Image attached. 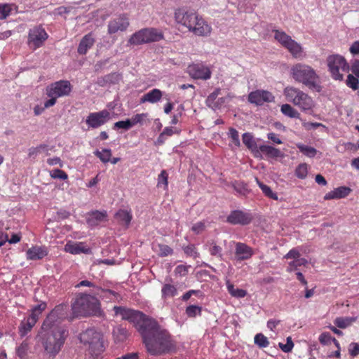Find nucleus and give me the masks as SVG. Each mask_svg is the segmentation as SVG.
I'll return each instance as SVG.
<instances>
[{
    "instance_id": "obj_24",
    "label": "nucleus",
    "mask_w": 359,
    "mask_h": 359,
    "mask_svg": "<svg viewBox=\"0 0 359 359\" xmlns=\"http://www.w3.org/2000/svg\"><path fill=\"white\" fill-rule=\"evenodd\" d=\"M48 250L44 246H32L27 250L26 252L27 259L28 260H38L42 259L43 257L47 256Z\"/></svg>"
},
{
    "instance_id": "obj_25",
    "label": "nucleus",
    "mask_w": 359,
    "mask_h": 359,
    "mask_svg": "<svg viewBox=\"0 0 359 359\" xmlns=\"http://www.w3.org/2000/svg\"><path fill=\"white\" fill-rule=\"evenodd\" d=\"M162 97L163 92L158 88H154L142 96L140 103L149 102L154 104L159 102Z\"/></svg>"
},
{
    "instance_id": "obj_47",
    "label": "nucleus",
    "mask_w": 359,
    "mask_h": 359,
    "mask_svg": "<svg viewBox=\"0 0 359 359\" xmlns=\"http://www.w3.org/2000/svg\"><path fill=\"white\" fill-rule=\"evenodd\" d=\"M202 309L201 306L191 305L187 307L186 313L190 318H194L197 315H201Z\"/></svg>"
},
{
    "instance_id": "obj_5",
    "label": "nucleus",
    "mask_w": 359,
    "mask_h": 359,
    "mask_svg": "<svg viewBox=\"0 0 359 359\" xmlns=\"http://www.w3.org/2000/svg\"><path fill=\"white\" fill-rule=\"evenodd\" d=\"M283 95L287 102L304 112L312 111L315 107L313 98L299 88L287 86L283 89Z\"/></svg>"
},
{
    "instance_id": "obj_2",
    "label": "nucleus",
    "mask_w": 359,
    "mask_h": 359,
    "mask_svg": "<svg viewBox=\"0 0 359 359\" xmlns=\"http://www.w3.org/2000/svg\"><path fill=\"white\" fill-rule=\"evenodd\" d=\"M290 75L296 83H302L311 90L316 92L322 90L320 76L307 64L297 62L293 65L290 69Z\"/></svg>"
},
{
    "instance_id": "obj_15",
    "label": "nucleus",
    "mask_w": 359,
    "mask_h": 359,
    "mask_svg": "<svg viewBox=\"0 0 359 359\" xmlns=\"http://www.w3.org/2000/svg\"><path fill=\"white\" fill-rule=\"evenodd\" d=\"M187 72L194 79L208 80L212 75L210 68L203 63H193L189 65Z\"/></svg>"
},
{
    "instance_id": "obj_18",
    "label": "nucleus",
    "mask_w": 359,
    "mask_h": 359,
    "mask_svg": "<svg viewBox=\"0 0 359 359\" xmlns=\"http://www.w3.org/2000/svg\"><path fill=\"white\" fill-rule=\"evenodd\" d=\"M76 287H92L93 290H91L92 295H96V296H102V293L104 294L103 297L109 298V295L114 296L116 299H118L120 297V294L111 290L109 289H102V287L97 286L95 285L94 283L84 280L79 282L76 286Z\"/></svg>"
},
{
    "instance_id": "obj_26",
    "label": "nucleus",
    "mask_w": 359,
    "mask_h": 359,
    "mask_svg": "<svg viewBox=\"0 0 359 359\" xmlns=\"http://www.w3.org/2000/svg\"><path fill=\"white\" fill-rule=\"evenodd\" d=\"M107 217V212L105 210L99 211L95 210L89 212L86 217L87 222L94 223V222H106V218Z\"/></svg>"
},
{
    "instance_id": "obj_57",
    "label": "nucleus",
    "mask_w": 359,
    "mask_h": 359,
    "mask_svg": "<svg viewBox=\"0 0 359 359\" xmlns=\"http://www.w3.org/2000/svg\"><path fill=\"white\" fill-rule=\"evenodd\" d=\"M190 267L191 266L188 265H178L175 269V273L176 275H179L180 276H185L188 273L189 269Z\"/></svg>"
},
{
    "instance_id": "obj_7",
    "label": "nucleus",
    "mask_w": 359,
    "mask_h": 359,
    "mask_svg": "<svg viewBox=\"0 0 359 359\" xmlns=\"http://www.w3.org/2000/svg\"><path fill=\"white\" fill-rule=\"evenodd\" d=\"M71 90V84L66 80H60L47 86L46 95L50 99L44 102V108L53 106L58 97L68 95Z\"/></svg>"
},
{
    "instance_id": "obj_12",
    "label": "nucleus",
    "mask_w": 359,
    "mask_h": 359,
    "mask_svg": "<svg viewBox=\"0 0 359 359\" xmlns=\"http://www.w3.org/2000/svg\"><path fill=\"white\" fill-rule=\"evenodd\" d=\"M48 35L41 26L30 29L28 34V45L34 50L42 46Z\"/></svg>"
},
{
    "instance_id": "obj_39",
    "label": "nucleus",
    "mask_w": 359,
    "mask_h": 359,
    "mask_svg": "<svg viewBox=\"0 0 359 359\" xmlns=\"http://www.w3.org/2000/svg\"><path fill=\"white\" fill-rule=\"evenodd\" d=\"M319 341L323 345H328L331 343H334V344L339 348V341L328 332L322 333L319 337Z\"/></svg>"
},
{
    "instance_id": "obj_11",
    "label": "nucleus",
    "mask_w": 359,
    "mask_h": 359,
    "mask_svg": "<svg viewBox=\"0 0 359 359\" xmlns=\"http://www.w3.org/2000/svg\"><path fill=\"white\" fill-rule=\"evenodd\" d=\"M67 316V306L59 304L56 306L44 320L41 329H50L53 327H65L60 325Z\"/></svg>"
},
{
    "instance_id": "obj_44",
    "label": "nucleus",
    "mask_w": 359,
    "mask_h": 359,
    "mask_svg": "<svg viewBox=\"0 0 359 359\" xmlns=\"http://www.w3.org/2000/svg\"><path fill=\"white\" fill-rule=\"evenodd\" d=\"M255 344L259 348H266L269 346V341L266 337L262 333H258L255 336Z\"/></svg>"
},
{
    "instance_id": "obj_31",
    "label": "nucleus",
    "mask_w": 359,
    "mask_h": 359,
    "mask_svg": "<svg viewBox=\"0 0 359 359\" xmlns=\"http://www.w3.org/2000/svg\"><path fill=\"white\" fill-rule=\"evenodd\" d=\"M177 294V290L175 285L165 283L161 289V295L163 299L173 297Z\"/></svg>"
},
{
    "instance_id": "obj_36",
    "label": "nucleus",
    "mask_w": 359,
    "mask_h": 359,
    "mask_svg": "<svg viewBox=\"0 0 359 359\" xmlns=\"http://www.w3.org/2000/svg\"><path fill=\"white\" fill-rule=\"evenodd\" d=\"M94 154L104 163H108L111 157V150L110 149H102L101 151L97 149L94 151Z\"/></svg>"
},
{
    "instance_id": "obj_17",
    "label": "nucleus",
    "mask_w": 359,
    "mask_h": 359,
    "mask_svg": "<svg viewBox=\"0 0 359 359\" xmlns=\"http://www.w3.org/2000/svg\"><path fill=\"white\" fill-rule=\"evenodd\" d=\"M274 100V95L265 90H257L251 92L248 95V101L256 105H262L264 102H272Z\"/></svg>"
},
{
    "instance_id": "obj_50",
    "label": "nucleus",
    "mask_w": 359,
    "mask_h": 359,
    "mask_svg": "<svg viewBox=\"0 0 359 359\" xmlns=\"http://www.w3.org/2000/svg\"><path fill=\"white\" fill-rule=\"evenodd\" d=\"M168 175L165 170H163L158 177V187H163L164 189L168 188Z\"/></svg>"
},
{
    "instance_id": "obj_35",
    "label": "nucleus",
    "mask_w": 359,
    "mask_h": 359,
    "mask_svg": "<svg viewBox=\"0 0 359 359\" xmlns=\"http://www.w3.org/2000/svg\"><path fill=\"white\" fill-rule=\"evenodd\" d=\"M226 287L229 294L234 297L243 298L247 295V291L243 289L235 288L234 285L229 281L226 283Z\"/></svg>"
},
{
    "instance_id": "obj_19",
    "label": "nucleus",
    "mask_w": 359,
    "mask_h": 359,
    "mask_svg": "<svg viewBox=\"0 0 359 359\" xmlns=\"http://www.w3.org/2000/svg\"><path fill=\"white\" fill-rule=\"evenodd\" d=\"M235 245L234 259L236 262H242L250 259L254 255L253 249L241 242H233Z\"/></svg>"
},
{
    "instance_id": "obj_29",
    "label": "nucleus",
    "mask_w": 359,
    "mask_h": 359,
    "mask_svg": "<svg viewBox=\"0 0 359 359\" xmlns=\"http://www.w3.org/2000/svg\"><path fill=\"white\" fill-rule=\"evenodd\" d=\"M259 151L265 154L269 158H278L282 156L283 154L281 151L275 147L271 146L262 144L259 147Z\"/></svg>"
},
{
    "instance_id": "obj_38",
    "label": "nucleus",
    "mask_w": 359,
    "mask_h": 359,
    "mask_svg": "<svg viewBox=\"0 0 359 359\" xmlns=\"http://www.w3.org/2000/svg\"><path fill=\"white\" fill-rule=\"evenodd\" d=\"M154 250L160 257H166L173 253V250L168 245L158 244L154 247Z\"/></svg>"
},
{
    "instance_id": "obj_55",
    "label": "nucleus",
    "mask_w": 359,
    "mask_h": 359,
    "mask_svg": "<svg viewBox=\"0 0 359 359\" xmlns=\"http://www.w3.org/2000/svg\"><path fill=\"white\" fill-rule=\"evenodd\" d=\"M11 11V5L3 4L0 5V20L5 19L9 15Z\"/></svg>"
},
{
    "instance_id": "obj_9",
    "label": "nucleus",
    "mask_w": 359,
    "mask_h": 359,
    "mask_svg": "<svg viewBox=\"0 0 359 359\" xmlns=\"http://www.w3.org/2000/svg\"><path fill=\"white\" fill-rule=\"evenodd\" d=\"M163 38L162 32L158 29L155 28H144L133 34L128 39V43L138 46L158 41Z\"/></svg>"
},
{
    "instance_id": "obj_53",
    "label": "nucleus",
    "mask_w": 359,
    "mask_h": 359,
    "mask_svg": "<svg viewBox=\"0 0 359 359\" xmlns=\"http://www.w3.org/2000/svg\"><path fill=\"white\" fill-rule=\"evenodd\" d=\"M208 243H210L212 245V247L210 248L209 249L210 255L212 256L222 257V248L216 245V243L213 241L211 242H208Z\"/></svg>"
},
{
    "instance_id": "obj_64",
    "label": "nucleus",
    "mask_w": 359,
    "mask_h": 359,
    "mask_svg": "<svg viewBox=\"0 0 359 359\" xmlns=\"http://www.w3.org/2000/svg\"><path fill=\"white\" fill-rule=\"evenodd\" d=\"M350 52L353 55L359 54V41H356L353 43L350 47Z\"/></svg>"
},
{
    "instance_id": "obj_56",
    "label": "nucleus",
    "mask_w": 359,
    "mask_h": 359,
    "mask_svg": "<svg viewBox=\"0 0 359 359\" xmlns=\"http://www.w3.org/2000/svg\"><path fill=\"white\" fill-rule=\"evenodd\" d=\"M133 126H132L130 118L126 119L125 121H117L114 123L115 128H122L126 130H128L130 128H131Z\"/></svg>"
},
{
    "instance_id": "obj_52",
    "label": "nucleus",
    "mask_w": 359,
    "mask_h": 359,
    "mask_svg": "<svg viewBox=\"0 0 359 359\" xmlns=\"http://www.w3.org/2000/svg\"><path fill=\"white\" fill-rule=\"evenodd\" d=\"M243 142L248 149H252L255 146L252 135L248 133L243 135Z\"/></svg>"
},
{
    "instance_id": "obj_20",
    "label": "nucleus",
    "mask_w": 359,
    "mask_h": 359,
    "mask_svg": "<svg viewBox=\"0 0 359 359\" xmlns=\"http://www.w3.org/2000/svg\"><path fill=\"white\" fill-rule=\"evenodd\" d=\"M252 217L248 212L233 210L227 217L226 222L231 224H248L251 223Z\"/></svg>"
},
{
    "instance_id": "obj_51",
    "label": "nucleus",
    "mask_w": 359,
    "mask_h": 359,
    "mask_svg": "<svg viewBox=\"0 0 359 359\" xmlns=\"http://www.w3.org/2000/svg\"><path fill=\"white\" fill-rule=\"evenodd\" d=\"M28 349L29 344L25 341L17 348L16 353L20 358H23L27 355Z\"/></svg>"
},
{
    "instance_id": "obj_8",
    "label": "nucleus",
    "mask_w": 359,
    "mask_h": 359,
    "mask_svg": "<svg viewBox=\"0 0 359 359\" xmlns=\"http://www.w3.org/2000/svg\"><path fill=\"white\" fill-rule=\"evenodd\" d=\"M274 39L280 43V44L285 48L291 55L297 59H303L306 57V54L301 44L293 40L285 32L280 30H273Z\"/></svg>"
},
{
    "instance_id": "obj_10",
    "label": "nucleus",
    "mask_w": 359,
    "mask_h": 359,
    "mask_svg": "<svg viewBox=\"0 0 359 359\" xmlns=\"http://www.w3.org/2000/svg\"><path fill=\"white\" fill-rule=\"evenodd\" d=\"M327 65L332 78L336 81H342L344 75L341 72H348L350 69L346 59L338 54L329 55L327 57Z\"/></svg>"
},
{
    "instance_id": "obj_28",
    "label": "nucleus",
    "mask_w": 359,
    "mask_h": 359,
    "mask_svg": "<svg viewBox=\"0 0 359 359\" xmlns=\"http://www.w3.org/2000/svg\"><path fill=\"white\" fill-rule=\"evenodd\" d=\"M36 323V320H34L30 317H28L27 319L22 320L19 327V333L20 336H25L32 330V327L35 325Z\"/></svg>"
},
{
    "instance_id": "obj_22",
    "label": "nucleus",
    "mask_w": 359,
    "mask_h": 359,
    "mask_svg": "<svg viewBox=\"0 0 359 359\" xmlns=\"http://www.w3.org/2000/svg\"><path fill=\"white\" fill-rule=\"evenodd\" d=\"M95 42L94 35L92 32L86 34L81 40L77 52L80 55H86L89 49H90Z\"/></svg>"
},
{
    "instance_id": "obj_40",
    "label": "nucleus",
    "mask_w": 359,
    "mask_h": 359,
    "mask_svg": "<svg viewBox=\"0 0 359 359\" xmlns=\"http://www.w3.org/2000/svg\"><path fill=\"white\" fill-rule=\"evenodd\" d=\"M229 138L231 139V147H239L241 146L238 132L233 128H230L227 133Z\"/></svg>"
},
{
    "instance_id": "obj_30",
    "label": "nucleus",
    "mask_w": 359,
    "mask_h": 359,
    "mask_svg": "<svg viewBox=\"0 0 359 359\" xmlns=\"http://www.w3.org/2000/svg\"><path fill=\"white\" fill-rule=\"evenodd\" d=\"M220 88H216L206 99V104L213 110L220 108V104L217 102L218 95L220 94Z\"/></svg>"
},
{
    "instance_id": "obj_23",
    "label": "nucleus",
    "mask_w": 359,
    "mask_h": 359,
    "mask_svg": "<svg viewBox=\"0 0 359 359\" xmlns=\"http://www.w3.org/2000/svg\"><path fill=\"white\" fill-rule=\"evenodd\" d=\"M65 251L72 255L81 253L88 254L90 252L89 248L86 247L83 243H74L69 241L65 245Z\"/></svg>"
},
{
    "instance_id": "obj_61",
    "label": "nucleus",
    "mask_w": 359,
    "mask_h": 359,
    "mask_svg": "<svg viewBox=\"0 0 359 359\" xmlns=\"http://www.w3.org/2000/svg\"><path fill=\"white\" fill-rule=\"evenodd\" d=\"M302 126L306 130L315 129L320 126H323V125L320 123H311V122H305V121L302 122Z\"/></svg>"
},
{
    "instance_id": "obj_33",
    "label": "nucleus",
    "mask_w": 359,
    "mask_h": 359,
    "mask_svg": "<svg viewBox=\"0 0 359 359\" xmlns=\"http://www.w3.org/2000/svg\"><path fill=\"white\" fill-rule=\"evenodd\" d=\"M280 111L290 118H300L299 111L289 104H283L280 107Z\"/></svg>"
},
{
    "instance_id": "obj_46",
    "label": "nucleus",
    "mask_w": 359,
    "mask_h": 359,
    "mask_svg": "<svg viewBox=\"0 0 359 359\" xmlns=\"http://www.w3.org/2000/svg\"><path fill=\"white\" fill-rule=\"evenodd\" d=\"M256 181L260 189L262 190V191L266 196H269V198L276 200L278 198L276 194L273 193L269 187L260 182L257 178H256Z\"/></svg>"
},
{
    "instance_id": "obj_58",
    "label": "nucleus",
    "mask_w": 359,
    "mask_h": 359,
    "mask_svg": "<svg viewBox=\"0 0 359 359\" xmlns=\"http://www.w3.org/2000/svg\"><path fill=\"white\" fill-rule=\"evenodd\" d=\"M301 254L297 248L291 249L285 256L284 258L289 259H293L294 260L301 259Z\"/></svg>"
},
{
    "instance_id": "obj_45",
    "label": "nucleus",
    "mask_w": 359,
    "mask_h": 359,
    "mask_svg": "<svg viewBox=\"0 0 359 359\" xmlns=\"http://www.w3.org/2000/svg\"><path fill=\"white\" fill-rule=\"evenodd\" d=\"M147 113L137 114L133 116L132 118H130L132 126H134L138 123L141 125L143 124L147 119Z\"/></svg>"
},
{
    "instance_id": "obj_49",
    "label": "nucleus",
    "mask_w": 359,
    "mask_h": 359,
    "mask_svg": "<svg viewBox=\"0 0 359 359\" xmlns=\"http://www.w3.org/2000/svg\"><path fill=\"white\" fill-rule=\"evenodd\" d=\"M183 250L187 256L191 257L194 259H196L199 257V253L194 245H188L183 248Z\"/></svg>"
},
{
    "instance_id": "obj_54",
    "label": "nucleus",
    "mask_w": 359,
    "mask_h": 359,
    "mask_svg": "<svg viewBox=\"0 0 359 359\" xmlns=\"http://www.w3.org/2000/svg\"><path fill=\"white\" fill-rule=\"evenodd\" d=\"M50 175L52 178L67 180L68 176L65 172L60 169H54L50 171Z\"/></svg>"
},
{
    "instance_id": "obj_43",
    "label": "nucleus",
    "mask_w": 359,
    "mask_h": 359,
    "mask_svg": "<svg viewBox=\"0 0 359 359\" xmlns=\"http://www.w3.org/2000/svg\"><path fill=\"white\" fill-rule=\"evenodd\" d=\"M308 175V165L300 163L295 169V175L299 179H305Z\"/></svg>"
},
{
    "instance_id": "obj_21",
    "label": "nucleus",
    "mask_w": 359,
    "mask_h": 359,
    "mask_svg": "<svg viewBox=\"0 0 359 359\" xmlns=\"http://www.w3.org/2000/svg\"><path fill=\"white\" fill-rule=\"evenodd\" d=\"M190 32L199 36H208L212 32L211 26L200 15L196 18Z\"/></svg>"
},
{
    "instance_id": "obj_59",
    "label": "nucleus",
    "mask_w": 359,
    "mask_h": 359,
    "mask_svg": "<svg viewBox=\"0 0 359 359\" xmlns=\"http://www.w3.org/2000/svg\"><path fill=\"white\" fill-rule=\"evenodd\" d=\"M339 198L347 196L351 192V189L346 187H339L335 189Z\"/></svg>"
},
{
    "instance_id": "obj_1",
    "label": "nucleus",
    "mask_w": 359,
    "mask_h": 359,
    "mask_svg": "<svg viewBox=\"0 0 359 359\" xmlns=\"http://www.w3.org/2000/svg\"><path fill=\"white\" fill-rule=\"evenodd\" d=\"M116 315L133 323L140 334L146 350L151 355H161L174 351L176 343L170 332L142 311L115 306Z\"/></svg>"
},
{
    "instance_id": "obj_48",
    "label": "nucleus",
    "mask_w": 359,
    "mask_h": 359,
    "mask_svg": "<svg viewBox=\"0 0 359 359\" xmlns=\"http://www.w3.org/2000/svg\"><path fill=\"white\" fill-rule=\"evenodd\" d=\"M358 77L354 76L352 74H348L346 81V85L353 90H357L359 87Z\"/></svg>"
},
{
    "instance_id": "obj_37",
    "label": "nucleus",
    "mask_w": 359,
    "mask_h": 359,
    "mask_svg": "<svg viewBox=\"0 0 359 359\" xmlns=\"http://www.w3.org/2000/svg\"><path fill=\"white\" fill-rule=\"evenodd\" d=\"M47 304L44 302H41L39 304L34 306L31 310V314L29 317L32 318L34 320H36L37 322L39 316L42 313V312L46 309Z\"/></svg>"
},
{
    "instance_id": "obj_34",
    "label": "nucleus",
    "mask_w": 359,
    "mask_h": 359,
    "mask_svg": "<svg viewBox=\"0 0 359 359\" xmlns=\"http://www.w3.org/2000/svg\"><path fill=\"white\" fill-rule=\"evenodd\" d=\"M296 146L303 154L309 158H313L318 153V151L314 147L302 143H298Z\"/></svg>"
},
{
    "instance_id": "obj_42",
    "label": "nucleus",
    "mask_w": 359,
    "mask_h": 359,
    "mask_svg": "<svg viewBox=\"0 0 359 359\" xmlns=\"http://www.w3.org/2000/svg\"><path fill=\"white\" fill-rule=\"evenodd\" d=\"M308 264L307 259L305 258H301L299 259L293 260L288 264V266L287 268V272H292L298 269V268L301 266H305Z\"/></svg>"
},
{
    "instance_id": "obj_27",
    "label": "nucleus",
    "mask_w": 359,
    "mask_h": 359,
    "mask_svg": "<svg viewBox=\"0 0 359 359\" xmlns=\"http://www.w3.org/2000/svg\"><path fill=\"white\" fill-rule=\"evenodd\" d=\"M50 148L46 144H41L37 147H32L28 150V156L29 157L35 158L39 154H44L45 156L49 155Z\"/></svg>"
},
{
    "instance_id": "obj_4",
    "label": "nucleus",
    "mask_w": 359,
    "mask_h": 359,
    "mask_svg": "<svg viewBox=\"0 0 359 359\" xmlns=\"http://www.w3.org/2000/svg\"><path fill=\"white\" fill-rule=\"evenodd\" d=\"M95 296L90 294L79 293L72 304L73 316L79 318L100 315V302Z\"/></svg>"
},
{
    "instance_id": "obj_32",
    "label": "nucleus",
    "mask_w": 359,
    "mask_h": 359,
    "mask_svg": "<svg viewBox=\"0 0 359 359\" xmlns=\"http://www.w3.org/2000/svg\"><path fill=\"white\" fill-rule=\"evenodd\" d=\"M115 217L117 222L129 224L132 219V213L130 210H119L115 214Z\"/></svg>"
},
{
    "instance_id": "obj_62",
    "label": "nucleus",
    "mask_w": 359,
    "mask_h": 359,
    "mask_svg": "<svg viewBox=\"0 0 359 359\" xmlns=\"http://www.w3.org/2000/svg\"><path fill=\"white\" fill-rule=\"evenodd\" d=\"M280 323V320H276V319H270L267 322V327L271 330L274 331L276 327Z\"/></svg>"
},
{
    "instance_id": "obj_41",
    "label": "nucleus",
    "mask_w": 359,
    "mask_h": 359,
    "mask_svg": "<svg viewBox=\"0 0 359 359\" xmlns=\"http://www.w3.org/2000/svg\"><path fill=\"white\" fill-rule=\"evenodd\" d=\"M355 320V318H351V317H339L337 318L334 320V324L339 327L341 329H344L347 327L348 326L351 325L353 322Z\"/></svg>"
},
{
    "instance_id": "obj_3",
    "label": "nucleus",
    "mask_w": 359,
    "mask_h": 359,
    "mask_svg": "<svg viewBox=\"0 0 359 359\" xmlns=\"http://www.w3.org/2000/svg\"><path fill=\"white\" fill-rule=\"evenodd\" d=\"M44 334L42 336L41 344L46 354L55 358L62 350L69 332L65 327H53L42 329Z\"/></svg>"
},
{
    "instance_id": "obj_14",
    "label": "nucleus",
    "mask_w": 359,
    "mask_h": 359,
    "mask_svg": "<svg viewBox=\"0 0 359 359\" xmlns=\"http://www.w3.org/2000/svg\"><path fill=\"white\" fill-rule=\"evenodd\" d=\"M198 14L194 11H187L184 8H180L175 12V21L187 27L189 31L192 27L194 22H196V18L198 17Z\"/></svg>"
},
{
    "instance_id": "obj_60",
    "label": "nucleus",
    "mask_w": 359,
    "mask_h": 359,
    "mask_svg": "<svg viewBox=\"0 0 359 359\" xmlns=\"http://www.w3.org/2000/svg\"><path fill=\"white\" fill-rule=\"evenodd\" d=\"M348 351L352 357H355L359 355V344L353 342L349 345Z\"/></svg>"
},
{
    "instance_id": "obj_13",
    "label": "nucleus",
    "mask_w": 359,
    "mask_h": 359,
    "mask_svg": "<svg viewBox=\"0 0 359 359\" xmlns=\"http://www.w3.org/2000/svg\"><path fill=\"white\" fill-rule=\"evenodd\" d=\"M130 25L129 18L126 14H120L112 18L107 25V33L110 35L118 32H125Z\"/></svg>"
},
{
    "instance_id": "obj_16",
    "label": "nucleus",
    "mask_w": 359,
    "mask_h": 359,
    "mask_svg": "<svg viewBox=\"0 0 359 359\" xmlns=\"http://www.w3.org/2000/svg\"><path fill=\"white\" fill-rule=\"evenodd\" d=\"M110 119V114L106 110L90 113L86 119L89 128H97L106 123Z\"/></svg>"
},
{
    "instance_id": "obj_6",
    "label": "nucleus",
    "mask_w": 359,
    "mask_h": 359,
    "mask_svg": "<svg viewBox=\"0 0 359 359\" xmlns=\"http://www.w3.org/2000/svg\"><path fill=\"white\" fill-rule=\"evenodd\" d=\"M79 339L88 346V350L93 356H99L105 349L102 334L94 329H88L82 332Z\"/></svg>"
},
{
    "instance_id": "obj_63",
    "label": "nucleus",
    "mask_w": 359,
    "mask_h": 359,
    "mask_svg": "<svg viewBox=\"0 0 359 359\" xmlns=\"http://www.w3.org/2000/svg\"><path fill=\"white\" fill-rule=\"evenodd\" d=\"M351 70L357 77L359 78V60H355L353 62Z\"/></svg>"
}]
</instances>
